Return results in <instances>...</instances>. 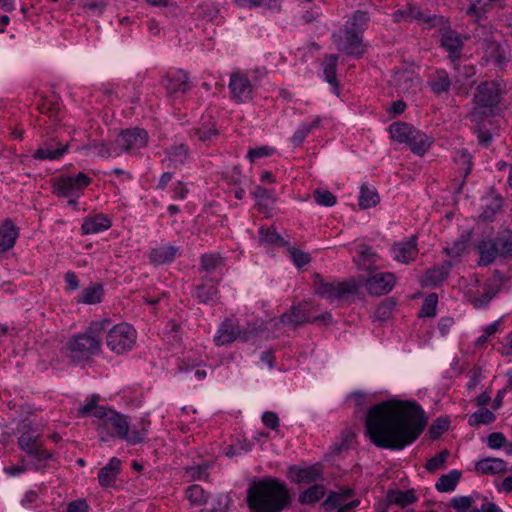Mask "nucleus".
Instances as JSON below:
<instances>
[{
	"mask_svg": "<svg viewBox=\"0 0 512 512\" xmlns=\"http://www.w3.org/2000/svg\"><path fill=\"white\" fill-rule=\"evenodd\" d=\"M426 423L425 412L416 401L391 399L369 408L365 427L376 447L395 451L414 443Z\"/></svg>",
	"mask_w": 512,
	"mask_h": 512,
	"instance_id": "f257e3e1",
	"label": "nucleus"
},
{
	"mask_svg": "<svg viewBox=\"0 0 512 512\" xmlns=\"http://www.w3.org/2000/svg\"><path fill=\"white\" fill-rule=\"evenodd\" d=\"M99 401L100 396L97 394L86 397L84 404L78 408V416L93 417L92 424L100 441L119 439L129 445H137L145 440L147 428L144 424L130 429L127 415L108 406L99 405Z\"/></svg>",
	"mask_w": 512,
	"mask_h": 512,
	"instance_id": "f03ea898",
	"label": "nucleus"
},
{
	"mask_svg": "<svg viewBox=\"0 0 512 512\" xmlns=\"http://www.w3.org/2000/svg\"><path fill=\"white\" fill-rule=\"evenodd\" d=\"M290 504L289 488L277 478L259 480L247 492V505L251 512H282Z\"/></svg>",
	"mask_w": 512,
	"mask_h": 512,
	"instance_id": "7ed1b4c3",
	"label": "nucleus"
},
{
	"mask_svg": "<svg viewBox=\"0 0 512 512\" xmlns=\"http://www.w3.org/2000/svg\"><path fill=\"white\" fill-rule=\"evenodd\" d=\"M369 16L364 11H356L346 22L343 29L332 34L336 48L346 55L360 57L365 52L363 33L367 28Z\"/></svg>",
	"mask_w": 512,
	"mask_h": 512,
	"instance_id": "20e7f679",
	"label": "nucleus"
},
{
	"mask_svg": "<svg viewBox=\"0 0 512 512\" xmlns=\"http://www.w3.org/2000/svg\"><path fill=\"white\" fill-rule=\"evenodd\" d=\"M111 325L110 319L91 322L84 333L73 337L68 343V350L74 359L81 360L100 351L103 336Z\"/></svg>",
	"mask_w": 512,
	"mask_h": 512,
	"instance_id": "39448f33",
	"label": "nucleus"
},
{
	"mask_svg": "<svg viewBox=\"0 0 512 512\" xmlns=\"http://www.w3.org/2000/svg\"><path fill=\"white\" fill-rule=\"evenodd\" d=\"M18 445L27 453L31 461L37 464H45L51 458V453L43 447L42 434L28 419L18 423Z\"/></svg>",
	"mask_w": 512,
	"mask_h": 512,
	"instance_id": "423d86ee",
	"label": "nucleus"
},
{
	"mask_svg": "<svg viewBox=\"0 0 512 512\" xmlns=\"http://www.w3.org/2000/svg\"><path fill=\"white\" fill-rule=\"evenodd\" d=\"M390 138L400 144H406L410 150L419 156L424 155L432 141L424 132L406 122H393L388 127Z\"/></svg>",
	"mask_w": 512,
	"mask_h": 512,
	"instance_id": "0eeeda50",
	"label": "nucleus"
},
{
	"mask_svg": "<svg viewBox=\"0 0 512 512\" xmlns=\"http://www.w3.org/2000/svg\"><path fill=\"white\" fill-rule=\"evenodd\" d=\"M105 334L108 348L116 354H123L132 350L137 339V331L126 322L112 327L109 326Z\"/></svg>",
	"mask_w": 512,
	"mask_h": 512,
	"instance_id": "6e6552de",
	"label": "nucleus"
},
{
	"mask_svg": "<svg viewBox=\"0 0 512 512\" xmlns=\"http://www.w3.org/2000/svg\"><path fill=\"white\" fill-rule=\"evenodd\" d=\"M91 183L92 178L82 172L76 175H61L54 181L53 192L57 197H82Z\"/></svg>",
	"mask_w": 512,
	"mask_h": 512,
	"instance_id": "1a4fd4ad",
	"label": "nucleus"
},
{
	"mask_svg": "<svg viewBox=\"0 0 512 512\" xmlns=\"http://www.w3.org/2000/svg\"><path fill=\"white\" fill-rule=\"evenodd\" d=\"M324 475L322 463L292 464L288 466L286 477L292 483L298 485H311L322 481Z\"/></svg>",
	"mask_w": 512,
	"mask_h": 512,
	"instance_id": "9d476101",
	"label": "nucleus"
},
{
	"mask_svg": "<svg viewBox=\"0 0 512 512\" xmlns=\"http://www.w3.org/2000/svg\"><path fill=\"white\" fill-rule=\"evenodd\" d=\"M358 287L354 281L327 282L320 280L315 287V292L320 297L330 302L345 299L349 295L357 293Z\"/></svg>",
	"mask_w": 512,
	"mask_h": 512,
	"instance_id": "9b49d317",
	"label": "nucleus"
},
{
	"mask_svg": "<svg viewBox=\"0 0 512 512\" xmlns=\"http://www.w3.org/2000/svg\"><path fill=\"white\" fill-rule=\"evenodd\" d=\"M474 37L485 52V57L495 64H502L505 61V51L492 36L491 30L485 25L475 28Z\"/></svg>",
	"mask_w": 512,
	"mask_h": 512,
	"instance_id": "f8f14e48",
	"label": "nucleus"
},
{
	"mask_svg": "<svg viewBox=\"0 0 512 512\" xmlns=\"http://www.w3.org/2000/svg\"><path fill=\"white\" fill-rule=\"evenodd\" d=\"M69 147L68 142L62 143L57 138H49L39 144L33 158L38 161H57L68 153Z\"/></svg>",
	"mask_w": 512,
	"mask_h": 512,
	"instance_id": "ddd939ff",
	"label": "nucleus"
},
{
	"mask_svg": "<svg viewBox=\"0 0 512 512\" xmlns=\"http://www.w3.org/2000/svg\"><path fill=\"white\" fill-rule=\"evenodd\" d=\"M396 283V276L392 272H378L372 274L364 282L368 294L381 296L389 293Z\"/></svg>",
	"mask_w": 512,
	"mask_h": 512,
	"instance_id": "4468645a",
	"label": "nucleus"
},
{
	"mask_svg": "<svg viewBox=\"0 0 512 512\" xmlns=\"http://www.w3.org/2000/svg\"><path fill=\"white\" fill-rule=\"evenodd\" d=\"M117 145L126 152L144 148L148 142V133L144 129H127L117 137Z\"/></svg>",
	"mask_w": 512,
	"mask_h": 512,
	"instance_id": "2eb2a0df",
	"label": "nucleus"
},
{
	"mask_svg": "<svg viewBox=\"0 0 512 512\" xmlns=\"http://www.w3.org/2000/svg\"><path fill=\"white\" fill-rule=\"evenodd\" d=\"M112 217L103 212H91L82 219L81 234L92 235L99 234L109 230L112 227Z\"/></svg>",
	"mask_w": 512,
	"mask_h": 512,
	"instance_id": "dca6fc26",
	"label": "nucleus"
},
{
	"mask_svg": "<svg viewBox=\"0 0 512 512\" xmlns=\"http://www.w3.org/2000/svg\"><path fill=\"white\" fill-rule=\"evenodd\" d=\"M229 89L232 98L239 102L245 103L252 98V85L246 74L237 71L230 75Z\"/></svg>",
	"mask_w": 512,
	"mask_h": 512,
	"instance_id": "f3484780",
	"label": "nucleus"
},
{
	"mask_svg": "<svg viewBox=\"0 0 512 512\" xmlns=\"http://www.w3.org/2000/svg\"><path fill=\"white\" fill-rule=\"evenodd\" d=\"M392 258L402 264H409L416 260L419 250L417 237L411 236L409 239L395 242L390 249Z\"/></svg>",
	"mask_w": 512,
	"mask_h": 512,
	"instance_id": "a211bd4d",
	"label": "nucleus"
},
{
	"mask_svg": "<svg viewBox=\"0 0 512 512\" xmlns=\"http://www.w3.org/2000/svg\"><path fill=\"white\" fill-rule=\"evenodd\" d=\"M454 70L453 82L450 80V85H453L458 94L466 95L475 84V68L472 65L458 64L454 66Z\"/></svg>",
	"mask_w": 512,
	"mask_h": 512,
	"instance_id": "6ab92c4d",
	"label": "nucleus"
},
{
	"mask_svg": "<svg viewBox=\"0 0 512 512\" xmlns=\"http://www.w3.org/2000/svg\"><path fill=\"white\" fill-rule=\"evenodd\" d=\"M178 255L179 248L169 243H160L148 251L149 262L155 267L171 264Z\"/></svg>",
	"mask_w": 512,
	"mask_h": 512,
	"instance_id": "aec40b11",
	"label": "nucleus"
},
{
	"mask_svg": "<svg viewBox=\"0 0 512 512\" xmlns=\"http://www.w3.org/2000/svg\"><path fill=\"white\" fill-rule=\"evenodd\" d=\"M453 162L455 165L454 169L458 174L453 179V182L456 186V193H460L464 184V180L472 168V157L466 149H460L456 152Z\"/></svg>",
	"mask_w": 512,
	"mask_h": 512,
	"instance_id": "412c9836",
	"label": "nucleus"
},
{
	"mask_svg": "<svg viewBox=\"0 0 512 512\" xmlns=\"http://www.w3.org/2000/svg\"><path fill=\"white\" fill-rule=\"evenodd\" d=\"M218 281L203 278V283L194 286L192 296L203 304H214L219 298Z\"/></svg>",
	"mask_w": 512,
	"mask_h": 512,
	"instance_id": "4be33fe9",
	"label": "nucleus"
},
{
	"mask_svg": "<svg viewBox=\"0 0 512 512\" xmlns=\"http://www.w3.org/2000/svg\"><path fill=\"white\" fill-rule=\"evenodd\" d=\"M325 117L320 115H315L311 118L310 121H305L299 124L295 132L290 138V142L293 147H299L303 144L305 139L312 133L313 131L319 129L324 121Z\"/></svg>",
	"mask_w": 512,
	"mask_h": 512,
	"instance_id": "5701e85b",
	"label": "nucleus"
},
{
	"mask_svg": "<svg viewBox=\"0 0 512 512\" xmlns=\"http://www.w3.org/2000/svg\"><path fill=\"white\" fill-rule=\"evenodd\" d=\"M474 500L471 496H458L450 500V506L457 512H502V510L493 502H485L480 509L469 510Z\"/></svg>",
	"mask_w": 512,
	"mask_h": 512,
	"instance_id": "b1692460",
	"label": "nucleus"
},
{
	"mask_svg": "<svg viewBox=\"0 0 512 512\" xmlns=\"http://www.w3.org/2000/svg\"><path fill=\"white\" fill-rule=\"evenodd\" d=\"M165 86L170 96L184 95L190 89L188 74L183 70L172 73L167 77Z\"/></svg>",
	"mask_w": 512,
	"mask_h": 512,
	"instance_id": "393cba45",
	"label": "nucleus"
},
{
	"mask_svg": "<svg viewBox=\"0 0 512 512\" xmlns=\"http://www.w3.org/2000/svg\"><path fill=\"white\" fill-rule=\"evenodd\" d=\"M499 90L493 82H485L478 86L475 102L482 107H492L499 102Z\"/></svg>",
	"mask_w": 512,
	"mask_h": 512,
	"instance_id": "a878e982",
	"label": "nucleus"
},
{
	"mask_svg": "<svg viewBox=\"0 0 512 512\" xmlns=\"http://www.w3.org/2000/svg\"><path fill=\"white\" fill-rule=\"evenodd\" d=\"M219 131L214 122H202L200 127H194L189 131L191 140L204 145H210L218 137Z\"/></svg>",
	"mask_w": 512,
	"mask_h": 512,
	"instance_id": "bb28decb",
	"label": "nucleus"
},
{
	"mask_svg": "<svg viewBox=\"0 0 512 512\" xmlns=\"http://www.w3.org/2000/svg\"><path fill=\"white\" fill-rule=\"evenodd\" d=\"M37 109L54 122L61 120V102L59 97L54 94L41 97L37 103Z\"/></svg>",
	"mask_w": 512,
	"mask_h": 512,
	"instance_id": "cd10ccee",
	"label": "nucleus"
},
{
	"mask_svg": "<svg viewBox=\"0 0 512 512\" xmlns=\"http://www.w3.org/2000/svg\"><path fill=\"white\" fill-rule=\"evenodd\" d=\"M338 56L336 54L327 55L322 62L323 78L332 87V92L339 96L340 88L337 81Z\"/></svg>",
	"mask_w": 512,
	"mask_h": 512,
	"instance_id": "c85d7f7f",
	"label": "nucleus"
},
{
	"mask_svg": "<svg viewBox=\"0 0 512 512\" xmlns=\"http://www.w3.org/2000/svg\"><path fill=\"white\" fill-rule=\"evenodd\" d=\"M105 294L104 285L102 283H92L88 287L82 289L77 296L76 301L80 304L95 305L103 301Z\"/></svg>",
	"mask_w": 512,
	"mask_h": 512,
	"instance_id": "c756f323",
	"label": "nucleus"
},
{
	"mask_svg": "<svg viewBox=\"0 0 512 512\" xmlns=\"http://www.w3.org/2000/svg\"><path fill=\"white\" fill-rule=\"evenodd\" d=\"M394 17L396 20L400 18L404 19H411V20H417L419 22H423L428 24L429 27L435 26L437 23L440 22V17L433 15L428 16L424 12H422L419 8L416 6L409 5L404 10H398L394 13Z\"/></svg>",
	"mask_w": 512,
	"mask_h": 512,
	"instance_id": "7c9ffc66",
	"label": "nucleus"
},
{
	"mask_svg": "<svg viewBox=\"0 0 512 512\" xmlns=\"http://www.w3.org/2000/svg\"><path fill=\"white\" fill-rule=\"evenodd\" d=\"M189 159V147L186 144H173L165 150L164 162L169 167H178Z\"/></svg>",
	"mask_w": 512,
	"mask_h": 512,
	"instance_id": "2f4dec72",
	"label": "nucleus"
},
{
	"mask_svg": "<svg viewBox=\"0 0 512 512\" xmlns=\"http://www.w3.org/2000/svg\"><path fill=\"white\" fill-rule=\"evenodd\" d=\"M121 470V460L112 457L108 464L101 468L98 473V481L102 487L113 486Z\"/></svg>",
	"mask_w": 512,
	"mask_h": 512,
	"instance_id": "473e14b6",
	"label": "nucleus"
},
{
	"mask_svg": "<svg viewBox=\"0 0 512 512\" xmlns=\"http://www.w3.org/2000/svg\"><path fill=\"white\" fill-rule=\"evenodd\" d=\"M240 337V330L231 320H225L219 327L214 342L217 346H222L234 342Z\"/></svg>",
	"mask_w": 512,
	"mask_h": 512,
	"instance_id": "72a5a7b5",
	"label": "nucleus"
},
{
	"mask_svg": "<svg viewBox=\"0 0 512 512\" xmlns=\"http://www.w3.org/2000/svg\"><path fill=\"white\" fill-rule=\"evenodd\" d=\"M320 317H310L308 312L301 305L293 306L289 312L284 313L280 317V321L283 324L289 325H299L303 323H313L318 320Z\"/></svg>",
	"mask_w": 512,
	"mask_h": 512,
	"instance_id": "f704fd0d",
	"label": "nucleus"
},
{
	"mask_svg": "<svg viewBox=\"0 0 512 512\" xmlns=\"http://www.w3.org/2000/svg\"><path fill=\"white\" fill-rule=\"evenodd\" d=\"M503 198L499 195L490 194L482 199V211L479 218L485 222L492 221L495 215L501 210Z\"/></svg>",
	"mask_w": 512,
	"mask_h": 512,
	"instance_id": "c9c22d12",
	"label": "nucleus"
},
{
	"mask_svg": "<svg viewBox=\"0 0 512 512\" xmlns=\"http://www.w3.org/2000/svg\"><path fill=\"white\" fill-rule=\"evenodd\" d=\"M18 228L11 220H6L0 227V254L13 248L18 238Z\"/></svg>",
	"mask_w": 512,
	"mask_h": 512,
	"instance_id": "e433bc0d",
	"label": "nucleus"
},
{
	"mask_svg": "<svg viewBox=\"0 0 512 512\" xmlns=\"http://www.w3.org/2000/svg\"><path fill=\"white\" fill-rule=\"evenodd\" d=\"M327 493V488L322 483L309 485L298 495V502L301 505H313L319 502Z\"/></svg>",
	"mask_w": 512,
	"mask_h": 512,
	"instance_id": "4c0bfd02",
	"label": "nucleus"
},
{
	"mask_svg": "<svg viewBox=\"0 0 512 512\" xmlns=\"http://www.w3.org/2000/svg\"><path fill=\"white\" fill-rule=\"evenodd\" d=\"M507 464L500 458H484L479 460L475 465L477 473L483 475H494L506 471Z\"/></svg>",
	"mask_w": 512,
	"mask_h": 512,
	"instance_id": "58836bf2",
	"label": "nucleus"
},
{
	"mask_svg": "<svg viewBox=\"0 0 512 512\" xmlns=\"http://www.w3.org/2000/svg\"><path fill=\"white\" fill-rule=\"evenodd\" d=\"M477 250L480 255L478 261L480 266H487L499 257L497 244L493 243L492 240L479 241L477 244Z\"/></svg>",
	"mask_w": 512,
	"mask_h": 512,
	"instance_id": "ea45409f",
	"label": "nucleus"
},
{
	"mask_svg": "<svg viewBox=\"0 0 512 512\" xmlns=\"http://www.w3.org/2000/svg\"><path fill=\"white\" fill-rule=\"evenodd\" d=\"M417 500L414 490H390L387 493V501L389 504L406 507Z\"/></svg>",
	"mask_w": 512,
	"mask_h": 512,
	"instance_id": "a19ab883",
	"label": "nucleus"
},
{
	"mask_svg": "<svg viewBox=\"0 0 512 512\" xmlns=\"http://www.w3.org/2000/svg\"><path fill=\"white\" fill-rule=\"evenodd\" d=\"M185 498L192 507H202L208 501L209 494L198 484H193L185 489Z\"/></svg>",
	"mask_w": 512,
	"mask_h": 512,
	"instance_id": "79ce46f5",
	"label": "nucleus"
},
{
	"mask_svg": "<svg viewBox=\"0 0 512 512\" xmlns=\"http://www.w3.org/2000/svg\"><path fill=\"white\" fill-rule=\"evenodd\" d=\"M380 201L379 195L375 188L362 185L358 197V205L362 209L375 207Z\"/></svg>",
	"mask_w": 512,
	"mask_h": 512,
	"instance_id": "37998d69",
	"label": "nucleus"
},
{
	"mask_svg": "<svg viewBox=\"0 0 512 512\" xmlns=\"http://www.w3.org/2000/svg\"><path fill=\"white\" fill-rule=\"evenodd\" d=\"M429 86L435 93L448 90V73L445 70H431L429 73Z\"/></svg>",
	"mask_w": 512,
	"mask_h": 512,
	"instance_id": "c03bdc74",
	"label": "nucleus"
},
{
	"mask_svg": "<svg viewBox=\"0 0 512 512\" xmlns=\"http://www.w3.org/2000/svg\"><path fill=\"white\" fill-rule=\"evenodd\" d=\"M492 242L497 244L499 257L506 258L512 256L511 230H504L500 232Z\"/></svg>",
	"mask_w": 512,
	"mask_h": 512,
	"instance_id": "a18cd8bd",
	"label": "nucleus"
},
{
	"mask_svg": "<svg viewBox=\"0 0 512 512\" xmlns=\"http://www.w3.org/2000/svg\"><path fill=\"white\" fill-rule=\"evenodd\" d=\"M351 490L344 489L339 492H330L327 498L322 503L325 511H332L337 509L343 502H346L351 497Z\"/></svg>",
	"mask_w": 512,
	"mask_h": 512,
	"instance_id": "49530a36",
	"label": "nucleus"
},
{
	"mask_svg": "<svg viewBox=\"0 0 512 512\" xmlns=\"http://www.w3.org/2000/svg\"><path fill=\"white\" fill-rule=\"evenodd\" d=\"M496 419L495 414L487 408H481L469 416L468 422L471 426L487 425Z\"/></svg>",
	"mask_w": 512,
	"mask_h": 512,
	"instance_id": "de8ad7c7",
	"label": "nucleus"
},
{
	"mask_svg": "<svg viewBox=\"0 0 512 512\" xmlns=\"http://www.w3.org/2000/svg\"><path fill=\"white\" fill-rule=\"evenodd\" d=\"M252 446L253 445L246 439H237L235 442H233L229 447L225 449L224 453L227 457L240 456L251 451Z\"/></svg>",
	"mask_w": 512,
	"mask_h": 512,
	"instance_id": "09e8293b",
	"label": "nucleus"
},
{
	"mask_svg": "<svg viewBox=\"0 0 512 512\" xmlns=\"http://www.w3.org/2000/svg\"><path fill=\"white\" fill-rule=\"evenodd\" d=\"M209 465L207 463H201L199 465L190 466L185 469V476L190 480H207L209 477L208 473Z\"/></svg>",
	"mask_w": 512,
	"mask_h": 512,
	"instance_id": "8fccbe9b",
	"label": "nucleus"
},
{
	"mask_svg": "<svg viewBox=\"0 0 512 512\" xmlns=\"http://www.w3.org/2000/svg\"><path fill=\"white\" fill-rule=\"evenodd\" d=\"M465 369L466 377L468 378V382L465 385L466 389L468 391H474L483 378L482 369L477 366L470 367L469 365H467Z\"/></svg>",
	"mask_w": 512,
	"mask_h": 512,
	"instance_id": "3c124183",
	"label": "nucleus"
},
{
	"mask_svg": "<svg viewBox=\"0 0 512 512\" xmlns=\"http://www.w3.org/2000/svg\"><path fill=\"white\" fill-rule=\"evenodd\" d=\"M438 303V296L435 293L429 294L423 302L419 317H434L436 315V308Z\"/></svg>",
	"mask_w": 512,
	"mask_h": 512,
	"instance_id": "603ef678",
	"label": "nucleus"
},
{
	"mask_svg": "<svg viewBox=\"0 0 512 512\" xmlns=\"http://www.w3.org/2000/svg\"><path fill=\"white\" fill-rule=\"evenodd\" d=\"M468 37L462 38L457 32L450 30V60L459 59L464 40Z\"/></svg>",
	"mask_w": 512,
	"mask_h": 512,
	"instance_id": "864d4df0",
	"label": "nucleus"
},
{
	"mask_svg": "<svg viewBox=\"0 0 512 512\" xmlns=\"http://www.w3.org/2000/svg\"><path fill=\"white\" fill-rule=\"evenodd\" d=\"M259 237L261 242L267 244H279L283 245L284 241L281 236L271 227H261L259 229Z\"/></svg>",
	"mask_w": 512,
	"mask_h": 512,
	"instance_id": "5fc2aeb1",
	"label": "nucleus"
},
{
	"mask_svg": "<svg viewBox=\"0 0 512 512\" xmlns=\"http://www.w3.org/2000/svg\"><path fill=\"white\" fill-rule=\"evenodd\" d=\"M315 202L321 206L332 207L336 204V196L328 190L317 189L314 192Z\"/></svg>",
	"mask_w": 512,
	"mask_h": 512,
	"instance_id": "6e6d98bb",
	"label": "nucleus"
},
{
	"mask_svg": "<svg viewBox=\"0 0 512 512\" xmlns=\"http://www.w3.org/2000/svg\"><path fill=\"white\" fill-rule=\"evenodd\" d=\"M236 3L240 7H265L268 9H278L279 8V2L278 0H236Z\"/></svg>",
	"mask_w": 512,
	"mask_h": 512,
	"instance_id": "4d7b16f0",
	"label": "nucleus"
},
{
	"mask_svg": "<svg viewBox=\"0 0 512 512\" xmlns=\"http://www.w3.org/2000/svg\"><path fill=\"white\" fill-rule=\"evenodd\" d=\"M275 151H276L275 148L267 146V145L259 146V147H255V148H250L247 152L246 157L251 162H254L257 159H261V158H265V157H269V156L273 155L275 153Z\"/></svg>",
	"mask_w": 512,
	"mask_h": 512,
	"instance_id": "13d9d810",
	"label": "nucleus"
},
{
	"mask_svg": "<svg viewBox=\"0 0 512 512\" xmlns=\"http://www.w3.org/2000/svg\"><path fill=\"white\" fill-rule=\"evenodd\" d=\"M221 263V257L216 254H204L201 257V268L208 273L213 272Z\"/></svg>",
	"mask_w": 512,
	"mask_h": 512,
	"instance_id": "bf43d9fd",
	"label": "nucleus"
},
{
	"mask_svg": "<svg viewBox=\"0 0 512 512\" xmlns=\"http://www.w3.org/2000/svg\"><path fill=\"white\" fill-rule=\"evenodd\" d=\"M46 468L45 464H37L31 460H23L22 465H16L11 468L10 473L12 475H18L20 473H23L28 470H34V471H43Z\"/></svg>",
	"mask_w": 512,
	"mask_h": 512,
	"instance_id": "052dcab7",
	"label": "nucleus"
},
{
	"mask_svg": "<svg viewBox=\"0 0 512 512\" xmlns=\"http://www.w3.org/2000/svg\"><path fill=\"white\" fill-rule=\"evenodd\" d=\"M288 252L293 263L299 268L307 265L311 260L309 254L300 249L290 248Z\"/></svg>",
	"mask_w": 512,
	"mask_h": 512,
	"instance_id": "680f3d73",
	"label": "nucleus"
},
{
	"mask_svg": "<svg viewBox=\"0 0 512 512\" xmlns=\"http://www.w3.org/2000/svg\"><path fill=\"white\" fill-rule=\"evenodd\" d=\"M262 423L265 427L277 431L280 426V420L277 413L273 411H266L261 417Z\"/></svg>",
	"mask_w": 512,
	"mask_h": 512,
	"instance_id": "e2e57ef3",
	"label": "nucleus"
},
{
	"mask_svg": "<svg viewBox=\"0 0 512 512\" xmlns=\"http://www.w3.org/2000/svg\"><path fill=\"white\" fill-rule=\"evenodd\" d=\"M499 326L500 320L494 321L493 323L486 326L483 330L484 333L478 337L476 344L478 346H483L484 344H486L489 337L498 331Z\"/></svg>",
	"mask_w": 512,
	"mask_h": 512,
	"instance_id": "0e129e2a",
	"label": "nucleus"
},
{
	"mask_svg": "<svg viewBox=\"0 0 512 512\" xmlns=\"http://www.w3.org/2000/svg\"><path fill=\"white\" fill-rule=\"evenodd\" d=\"M447 455H448L447 451H442L437 456L431 458L426 463V469L429 472H434V471L438 470L439 468H441L444 465Z\"/></svg>",
	"mask_w": 512,
	"mask_h": 512,
	"instance_id": "69168bd1",
	"label": "nucleus"
},
{
	"mask_svg": "<svg viewBox=\"0 0 512 512\" xmlns=\"http://www.w3.org/2000/svg\"><path fill=\"white\" fill-rule=\"evenodd\" d=\"M494 296L495 292H493L490 288L485 289V291L480 296L473 298L472 304L475 308H484L488 305Z\"/></svg>",
	"mask_w": 512,
	"mask_h": 512,
	"instance_id": "338daca9",
	"label": "nucleus"
},
{
	"mask_svg": "<svg viewBox=\"0 0 512 512\" xmlns=\"http://www.w3.org/2000/svg\"><path fill=\"white\" fill-rule=\"evenodd\" d=\"M487 444L492 449H499L505 447L506 438L501 432H493L487 438Z\"/></svg>",
	"mask_w": 512,
	"mask_h": 512,
	"instance_id": "774afa93",
	"label": "nucleus"
}]
</instances>
